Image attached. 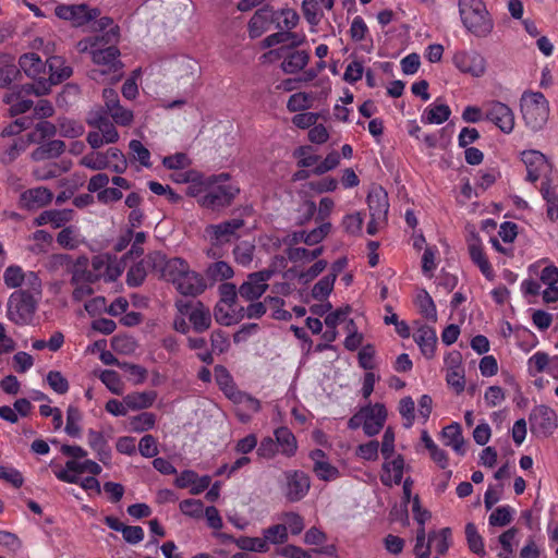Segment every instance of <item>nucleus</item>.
<instances>
[{
  "mask_svg": "<svg viewBox=\"0 0 558 558\" xmlns=\"http://www.w3.org/2000/svg\"><path fill=\"white\" fill-rule=\"evenodd\" d=\"M147 262L160 278L171 282L183 295L195 296L205 290L203 277L191 270L187 262L181 257L167 258L161 253L155 252L147 256Z\"/></svg>",
  "mask_w": 558,
  "mask_h": 558,
  "instance_id": "1",
  "label": "nucleus"
},
{
  "mask_svg": "<svg viewBox=\"0 0 558 558\" xmlns=\"http://www.w3.org/2000/svg\"><path fill=\"white\" fill-rule=\"evenodd\" d=\"M240 189L230 183L228 173L210 175L189 186V195L195 197L201 207L211 210H219L228 207Z\"/></svg>",
  "mask_w": 558,
  "mask_h": 558,
  "instance_id": "2",
  "label": "nucleus"
},
{
  "mask_svg": "<svg viewBox=\"0 0 558 558\" xmlns=\"http://www.w3.org/2000/svg\"><path fill=\"white\" fill-rule=\"evenodd\" d=\"M461 22L465 29L478 38L487 37L494 22L483 0H458Z\"/></svg>",
  "mask_w": 558,
  "mask_h": 558,
  "instance_id": "3",
  "label": "nucleus"
},
{
  "mask_svg": "<svg viewBox=\"0 0 558 558\" xmlns=\"http://www.w3.org/2000/svg\"><path fill=\"white\" fill-rule=\"evenodd\" d=\"M41 291L33 293L31 290H17L8 300L7 317L19 326L32 324L37 311Z\"/></svg>",
  "mask_w": 558,
  "mask_h": 558,
  "instance_id": "4",
  "label": "nucleus"
},
{
  "mask_svg": "<svg viewBox=\"0 0 558 558\" xmlns=\"http://www.w3.org/2000/svg\"><path fill=\"white\" fill-rule=\"evenodd\" d=\"M521 112L525 125L531 131L537 132L548 121L549 104L539 92L525 93L521 98Z\"/></svg>",
  "mask_w": 558,
  "mask_h": 558,
  "instance_id": "5",
  "label": "nucleus"
},
{
  "mask_svg": "<svg viewBox=\"0 0 558 558\" xmlns=\"http://www.w3.org/2000/svg\"><path fill=\"white\" fill-rule=\"evenodd\" d=\"M387 411L384 404H368L360 409L348 422L351 429L363 427L364 433L372 437L377 435L385 425Z\"/></svg>",
  "mask_w": 558,
  "mask_h": 558,
  "instance_id": "6",
  "label": "nucleus"
},
{
  "mask_svg": "<svg viewBox=\"0 0 558 558\" xmlns=\"http://www.w3.org/2000/svg\"><path fill=\"white\" fill-rule=\"evenodd\" d=\"M49 68V77L39 78L38 82L33 84H25L23 89L26 94H34L36 96L47 95L52 85L59 84L69 78L72 74V69L65 64L63 58L53 56L47 60Z\"/></svg>",
  "mask_w": 558,
  "mask_h": 558,
  "instance_id": "7",
  "label": "nucleus"
},
{
  "mask_svg": "<svg viewBox=\"0 0 558 558\" xmlns=\"http://www.w3.org/2000/svg\"><path fill=\"white\" fill-rule=\"evenodd\" d=\"M120 51L114 46H109L105 49L97 48L92 51V59L94 63L100 68L90 71V77L95 81H104L102 76L110 73L113 75L110 81H118L121 77V62L119 60Z\"/></svg>",
  "mask_w": 558,
  "mask_h": 558,
  "instance_id": "8",
  "label": "nucleus"
},
{
  "mask_svg": "<svg viewBox=\"0 0 558 558\" xmlns=\"http://www.w3.org/2000/svg\"><path fill=\"white\" fill-rule=\"evenodd\" d=\"M452 63L459 72L476 78L484 76L487 71L486 58L474 49L457 50Z\"/></svg>",
  "mask_w": 558,
  "mask_h": 558,
  "instance_id": "9",
  "label": "nucleus"
},
{
  "mask_svg": "<svg viewBox=\"0 0 558 558\" xmlns=\"http://www.w3.org/2000/svg\"><path fill=\"white\" fill-rule=\"evenodd\" d=\"M3 282L8 289L41 291V280L34 271H24L19 265H10L3 271Z\"/></svg>",
  "mask_w": 558,
  "mask_h": 558,
  "instance_id": "10",
  "label": "nucleus"
},
{
  "mask_svg": "<svg viewBox=\"0 0 558 558\" xmlns=\"http://www.w3.org/2000/svg\"><path fill=\"white\" fill-rule=\"evenodd\" d=\"M485 119L494 123L502 133L510 134L515 124L514 113L506 104L497 100L484 104Z\"/></svg>",
  "mask_w": 558,
  "mask_h": 558,
  "instance_id": "11",
  "label": "nucleus"
},
{
  "mask_svg": "<svg viewBox=\"0 0 558 558\" xmlns=\"http://www.w3.org/2000/svg\"><path fill=\"white\" fill-rule=\"evenodd\" d=\"M531 430L541 436H549L558 426L556 412L544 404L536 405L532 409L529 416Z\"/></svg>",
  "mask_w": 558,
  "mask_h": 558,
  "instance_id": "12",
  "label": "nucleus"
},
{
  "mask_svg": "<svg viewBox=\"0 0 558 558\" xmlns=\"http://www.w3.org/2000/svg\"><path fill=\"white\" fill-rule=\"evenodd\" d=\"M54 11L59 19L70 21L75 27L87 24L100 14L98 9H92L86 4H61Z\"/></svg>",
  "mask_w": 558,
  "mask_h": 558,
  "instance_id": "13",
  "label": "nucleus"
},
{
  "mask_svg": "<svg viewBox=\"0 0 558 558\" xmlns=\"http://www.w3.org/2000/svg\"><path fill=\"white\" fill-rule=\"evenodd\" d=\"M243 227V219L233 218L217 225H209L205 229V234L214 245H222L236 236L238 231Z\"/></svg>",
  "mask_w": 558,
  "mask_h": 558,
  "instance_id": "14",
  "label": "nucleus"
},
{
  "mask_svg": "<svg viewBox=\"0 0 558 558\" xmlns=\"http://www.w3.org/2000/svg\"><path fill=\"white\" fill-rule=\"evenodd\" d=\"M522 161L526 166L527 175L526 179L531 182H535L538 179L547 181L551 172V165L547 160L544 154L538 150H526L522 153Z\"/></svg>",
  "mask_w": 558,
  "mask_h": 558,
  "instance_id": "15",
  "label": "nucleus"
},
{
  "mask_svg": "<svg viewBox=\"0 0 558 558\" xmlns=\"http://www.w3.org/2000/svg\"><path fill=\"white\" fill-rule=\"evenodd\" d=\"M284 480L283 494L289 501H300L307 495L311 481L306 473L303 471H288L284 473Z\"/></svg>",
  "mask_w": 558,
  "mask_h": 558,
  "instance_id": "16",
  "label": "nucleus"
},
{
  "mask_svg": "<svg viewBox=\"0 0 558 558\" xmlns=\"http://www.w3.org/2000/svg\"><path fill=\"white\" fill-rule=\"evenodd\" d=\"M272 271L262 270L248 275L247 280L239 288L241 298L253 301L260 298L268 288L267 281L271 278Z\"/></svg>",
  "mask_w": 558,
  "mask_h": 558,
  "instance_id": "17",
  "label": "nucleus"
},
{
  "mask_svg": "<svg viewBox=\"0 0 558 558\" xmlns=\"http://www.w3.org/2000/svg\"><path fill=\"white\" fill-rule=\"evenodd\" d=\"M446 366V381L454 389L457 393H461L465 387L464 367L461 363V355L459 352L449 353L445 357Z\"/></svg>",
  "mask_w": 558,
  "mask_h": 558,
  "instance_id": "18",
  "label": "nucleus"
},
{
  "mask_svg": "<svg viewBox=\"0 0 558 558\" xmlns=\"http://www.w3.org/2000/svg\"><path fill=\"white\" fill-rule=\"evenodd\" d=\"M310 459L313 461V472L319 480L331 482L339 478L338 468L329 462L327 454L322 449L312 450Z\"/></svg>",
  "mask_w": 558,
  "mask_h": 558,
  "instance_id": "19",
  "label": "nucleus"
},
{
  "mask_svg": "<svg viewBox=\"0 0 558 558\" xmlns=\"http://www.w3.org/2000/svg\"><path fill=\"white\" fill-rule=\"evenodd\" d=\"M54 259L60 265H65L69 272L72 275V282L78 284L80 282H87L90 274L87 271L88 258L85 256L72 260L66 254L54 256Z\"/></svg>",
  "mask_w": 558,
  "mask_h": 558,
  "instance_id": "20",
  "label": "nucleus"
},
{
  "mask_svg": "<svg viewBox=\"0 0 558 558\" xmlns=\"http://www.w3.org/2000/svg\"><path fill=\"white\" fill-rule=\"evenodd\" d=\"M231 401L238 405L236 416L242 423H247L252 414L258 413L262 409L258 399L241 390Z\"/></svg>",
  "mask_w": 558,
  "mask_h": 558,
  "instance_id": "21",
  "label": "nucleus"
},
{
  "mask_svg": "<svg viewBox=\"0 0 558 558\" xmlns=\"http://www.w3.org/2000/svg\"><path fill=\"white\" fill-rule=\"evenodd\" d=\"M74 210L73 209H49L43 211L36 219V226H45L50 225L52 228H64L66 223L71 222L74 219Z\"/></svg>",
  "mask_w": 558,
  "mask_h": 558,
  "instance_id": "22",
  "label": "nucleus"
},
{
  "mask_svg": "<svg viewBox=\"0 0 558 558\" xmlns=\"http://www.w3.org/2000/svg\"><path fill=\"white\" fill-rule=\"evenodd\" d=\"M52 193L44 186L26 190L21 194V205L27 209H36L48 205L52 201Z\"/></svg>",
  "mask_w": 558,
  "mask_h": 558,
  "instance_id": "23",
  "label": "nucleus"
},
{
  "mask_svg": "<svg viewBox=\"0 0 558 558\" xmlns=\"http://www.w3.org/2000/svg\"><path fill=\"white\" fill-rule=\"evenodd\" d=\"M469 254L472 262L480 268L481 272L487 278L492 280L494 278V271L490 263L488 262L480 239L473 235L468 243Z\"/></svg>",
  "mask_w": 558,
  "mask_h": 558,
  "instance_id": "24",
  "label": "nucleus"
},
{
  "mask_svg": "<svg viewBox=\"0 0 558 558\" xmlns=\"http://www.w3.org/2000/svg\"><path fill=\"white\" fill-rule=\"evenodd\" d=\"M414 341L426 359H433L437 345V335L433 327L421 326L413 335Z\"/></svg>",
  "mask_w": 558,
  "mask_h": 558,
  "instance_id": "25",
  "label": "nucleus"
},
{
  "mask_svg": "<svg viewBox=\"0 0 558 558\" xmlns=\"http://www.w3.org/2000/svg\"><path fill=\"white\" fill-rule=\"evenodd\" d=\"M543 199L546 203L547 217L555 221L558 219V184L554 179L543 181L539 187Z\"/></svg>",
  "mask_w": 558,
  "mask_h": 558,
  "instance_id": "26",
  "label": "nucleus"
},
{
  "mask_svg": "<svg viewBox=\"0 0 558 558\" xmlns=\"http://www.w3.org/2000/svg\"><path fill=\"white\" fill-rule=\"evenodd\" d=\"M404 460L398 454L383 464L381 483L386 486L398 485L402 481Z\"/></svg>",
  "mask_w": 558,
  "mask_h": 558,
  "instance_id": "27",
  "label": "nucleus"
},
{
  "mask_svg": "<svg viewBox=\"0 0 558 558\" xmlns=\"http://www.w3.org/2000/svg\"><path fill=\"white\" fill-rule=\"evenodd\" d=\"M441 440L445 446L452 448L457 454L462 457L465 454V440L463 438L460 424L452 423L444 427L441 432Z\"/></svg>",
  "mask_w": 558,
  "mask_h": 558,
  "instance_id": "28",
  "label": "nucleus"
},
{
  "mask_svg": "<svg viewBox=\"0 0 558 558\" xmlns=\"http://www.w3.org/2000/svg\"><path fill=\"white\" fill-rule=\"evenodd\" d=\"M367 203L371 217H375L376 221L387 220L389 208L388 197L381 189L372 191L367 196Z\"/></svg>",
  "mask_w": 558,
  "mask_h": 558,
  "instance_id": "29",
  "label": "nucleus"
},
{
  "mask_svg": "<svg viewBox=\"0 0 558 558\" xmlns=\"http://www.w3.org/2000/svg\"><path fill=\"white\" fill-rule=\"evenodd\" d=\"M20 68L24 73L38 82L39 78H46L43 76L46 70V63L34 52L25 53L20 58Z\"/></svg>",
  "mask_w": 558,
  "mask_h": 558,
  "instance_id": "30",
  "label": "nucleus"
},
{
  "mask_svg": "<svg viewBox=\"0 0 558 558\" xmlns=\"http://www.w3.org/2000/svg\"><path fill=\"white\" fill-rule=\"evenodd\" d=\"M189 320L196 332H204L211 326V314L201 302L194 304L189 314Z\"/></svg>",
  "mask_w": 558,
  "mask_h": 558,
  "instance_id": "31",
  "label": "nucleus"
},
{
  "mask_svg": "<svg viewBox=\"0 0 558 558\" xmlns=\"http://www.w3.org/2000/svg\"><path fill=\"white\" fill-rule=\"evenodd\" d=\"M157 399L155 390L135 391L124 397L126 407L132 411H140L150 408Z\"/></svg>",
  "mask_w": 558,
  "mask_h": 558,
  "instance_id": "32",
  "label": "nucleus"
},
{
  "mask_svg": "<svg viewBox=\"0 0 558 558\" xmlns=\"http://www.w3.org/2000/svg\"><path fill=\"white\" fill-rule=\"evenodd\" d=\"M450 114L448 105L433 102L423 111L421 121L425 124H441L449 119Z\"/></svg>",
  "mask_w": 558,
  "mask_h": 558,
  "instance_id": "33",
  "label": "nucleus"
},
{
  "mask_svg": "<svg viewBox=\"0 0 558 558\" xmlns=\"http://www.w3.org/2000/svg\"><path fill=\"white\" fill-rule=\"evenodd\" d=\"M57 243L65 250H76L78 246L85 243L84 236L75 226L64 227L56 239Z\"/></svg>",
  "mask_w": 558,
  "mask_h": 558,
  "instance_id": "34",
  "label": "nucleus"
},
{
  "mask_svg": "<svg viewBox=\"0 0 558 558\" xmlns=\"http://www.w3.org/2000/svg\"><path fill=\"white\" fill-rule=\"evenodd\" d=\"M310 61V53L305 50H295L289 53L281 63V69L287 74H295L303 70Z\"/></svg>",
  "mask_w": 558,
  "mask_h": 558,
  "instance_id": "35",
  "label": "nucleus"
},
{
  "mask_svg": "<svg viewBox=\"0 0 558 558\" xmlns=\"http://www.w3.org/2000/svg\"><path fill=\"white\" fill-rule=\"evenodd\" d=\"M56 477L64 483H76L83 474V461L70 459L65 462L64 468L56 470Z\"/></svg>",
  "mask_w": 558,
  "mask_h": 558,
  "instance_id": "36",
  "label": "nucleus"
},
{
  "mask_svg": "<svg viewBox=\"0 0 558 558\" xmlns=\"http://www.w3.org/2000/svg\"><path fill=\"white\" fill-rule=\"evenodd\" d=\"M275 437L282 454L289 458L295 454L298 450V441L290 429L280 427L275 430Z\"/></svg>",
  "mask_w": 558,
  "mask_h": 558,
  "instance_id": "37",
  "label": "nucleus"
},
{
  "mask_svg": "<svg viewBox=\"0 0 558 558\" xmlns=\"http://www.w3.org/2000/svg\"><path fill=\"white\" fill-rule=\"evenodd\" d=\"M215 378L217 385L230 401L240 391L235 386L232 376L225 366L217 365L215 367Z\"/></svg>",
  "mask_w": 558,
  "mask_h": 558,
  "instance_id": "38",
  "label": "nucleus"
},
{
  "mask_svg": "<svg viewBox=\"0 0 558 558\" xmlns=\"http://www.w3.org/2000/svg\"><path fill=\"white\" fill-rule=\"evenodd\" d=\"M87 442L90 448L97 452L99 460L107 464L111 454L107 447L104 435L100 432L89 429L87 433Z\"/></svg>",
  "mask_w": 558,
  "mask_h": 558,
  "instance_id": "39",
  "label": "nucleus"
},
{
  "mask_svg": "<svg viewBox=\"0 0 558 558\" xmlns=\"http://www.w3.org/2000/svg\"><path fill=\"white\" fill-rule=\"evenodd\" d=\"M25 85L21 86L19 93L10 92L3 96V101L11 106L12 114H20L28 111L33 101L28 99H20L22 95H27L23 89Z\"/></svg>",
  "mask_w": 558,
  "mask_h": 558,
  "instance_id": "40",
  "label": "nucleus"
},
{
  "mask_svg": "<svg viewBox=\"0 0 558 558\" xmlns=\"http://www.w3.org/2000/svg\"><path fill=\"white\" fill-rule=\"evenodd\" d=\"M119 36V27L112 26L110 29L106 33V35L101 37H95V38H85L77 43V50L80 52H86V51H93L97 50L100 41H102L106 38V43H110L112 40H116Z\"/></svg>",
  "mask_w": 558,
  "mask_h": 558,
  "instance_id": "41",
  "label": "nucleus"
},
{
  "mask_svg": "<svg viewBox=\"0 0 558 558\" xmlns=\"http://www.w3.org/2000/svg\"><path fill=\"white\" fill-rule=\"evenodd\" d=\"M415 304H416L417 308L420 310V313L425 318H427L432 322L437 320L436 305L427 291H425V290L418 291V293L416 294V298H415Z\"/></svg>",
  "mask_w": 558,
  "mask_h": 558,
  "instance_id": "42",
  "label": "nucleus"
},
{
  "mask_svg": "<svg viewBox=\"0 0 558 558\" xmlns=\"http://www.w3.org/2000/svg\"><path fill=\"white\" fill-rule=\"evenodd\" d=\"M302 13L306 22L311 25V31L315 32V27L320 23L324 16L318 0H303Z\"/></svg>",
  "mask_w": 558,
  "mask_h": 558,
  "instance_id": "43",
  "label": "nucleus"
},
{
  "mask_svg": "<svg viewBox=\"0 0 558 558\" xmlns=\"http://www.w3.org/2000/svg\"><path fill=\"white\" fill-rule=\"evenodd\" d=\"M324 248L322 246L314 250H307L305 247H289L287 256L292 263H307L316 259L323 254Z\"/></svg>",
  "mask_w": 558,
  "mask_h": 558,
  "instance_id": "44",
  "label": "nucleus"
},
{
  "mask_svg": "<svg viewBox=\"0 0 558 558\" xmlns=\"http://www.w3.org/2000/svg\"><path fill=\"white\" fill-rule=\"evenodd\" d=\"M314 96L311 93L299 92L292 94L287 102V109L290 112L305 111L312 108Z\"/></svg>",
  "mask_w": 558,
  "mask_h": 558,
  "instance_id": "45",
  "label": "nucleus"
},
{
  "mask_svg": "<svg viewBox=\"0 0 558 558\" xmlns=\"http://www.w3.org/2000/svg\"><path fill=\"white\" fill-rule=\"evenodd\" d=\"M255 244L251 241H242L233 250L234 259L238 264L250 266L254 258Z\"/></svg>",
  "mask_w": 558,
  "mask_h": 558,
  "instance_id": "46",
  "label": "nucleus"
},
{
  "mask_svg": "<svg viewBox=\"0 0 558 558\" xmlns=\"http://www.w3.org/2000/svg\"><path fill=\"white\" fill-rule=\"evenodd\" d=\"M80 165L90 170H104L109 168L110 160L107 158V151H92L80 160Z\"/></svg>",
  "mask_w": 558,
  "mask_h": 558,
  "instance_id": "47",
  "label": "nucleus"
},
{
  "mask_svg": "<svg viewBox=\"0 0 558 558\" xmlns=\"http://www.w3.org/2000/svg\"><path fill=\"white\" fill-rule=\"evenodd\" d=\"M156 423V415L150 412H142L130 418V429L135 433H143L151 429Z\"/></svg>",
  "mask_w": 558,
  "mask_h": 558,
  "instance_id": "48",
  "label": "nucleus"
},
{
  "mask_svg": "<svg viewBox=\"0 0 558 558\" xmlns=\"http://www.w3.org/2000/svg\"><path fill=\"white\" fill-rule=\"evenodd\" d=\"M283 300L280 298H266L264 302L252 303L246 308V316L248 318H259L267 310V306L276 307L282 306Z\"/></svg>",
  "mask_w": 558,
  "mask_h": 558,
  "instance_id": "49",
  "label": "nucleus"
},
{
  "mask_svg": "<svg viewBox=\"0 0 558 558\" xmlns=\"http://www.w3.org/2000/svg\"><path fill=\"white\" fill-rule=\"evenodd\" d=\"M234 543L241 550L246 551L266 553L269 549L264 537L241 536Z\"/></svg>",
  "mask_w": 558,
  "mask_h": 558,
  "instance_id": "50",
  "label": "nucleus"
},
{
  "mask_svg": "<svg viewBox=\"0 0 558 558\" xmlns=\"http://www.w3.org/2000/svg\"><path fill=\"white\" fill-rule=\"evenodd\" d=\"M336 277V274L323 277L318 282L314 284L312 289V296L318 301L327 299L333 289Z\"/></svg>",
  "mask_w": 558,
  "mask_h": 558,
  "instance_id": "51",
  "label": "nucleus"
},
{
  "mask_svg": "<svg viewBox=\"0 0 558 558\" xmlns=\"http://www.w3.org/2000/svg\"><path fill=\"white\" fill-rule=\"evenodd\" d=\"M277 25L284 32L292 31L300 21L298 12L293 9H282L276 15Z\"/></svg>",
  "mask_w": 558,
  "mask_h": 558,
  "instance_id": "52",
  "label": "nucleus"
},
{
  "mask_svg": "<svg viewBox=\"0 0 558 558\" xmlns=\"http://www.w3.org/2000/svg\"><path fill=\"white\" fill-rule=\"evenodd\" d=\"M263 537L268 543L278 545L283 544L288 539V526L281 524H275L264 530Z\"/></svg>",
  "mask_w": 558,
  "mask_h": 558,
  "instance_id": "53",
  "label": "nucleus"
},
{
  "mask_svg": "<svg viewBox=\"0 0 558 558\" xmlns=\"http://www.w3.org/2000/svg\"><path fill=\"white\" fill-rule=\"evenodd\" d=\"M99 378L112 393L119 396L123 393L124 385L116 371L105 369L101 372Z\"/></svg>",
  "mask_w": 558,
  "mask_h": 558,
  "instance_id": "54",
  "label": "nucleus"
},
{
  "mask_svg": "<svg viewBox=\"0 0 558 558\" xmlns=\"http://www.w3.org/2000/svg\"><path fill=\"white\" fill-rule=\"evenodd\" d=\"M451 531L448 527L429 534V543L434 544L438 555H444L450 546Z\"/></svg>",
  "mask_w": 558,
  "mask_h": 558,
  "instance_id": "55",
  "label": "nucleus"
},
{
  "mask_svg": "<svg viewBox=\"0 0 558 558\" xmlns=\"http://www.w3.org/2000/svg\"><path fill=\"white\" fill-rule=\"evenodd\" d=\"M550 357L547 353L543 351L535 352L530 359L527 360V371L531 376H536L539 373H543L548 364H549Z\"/></svg>",
  "mask_w": 558,
  "mask_h": 558,
  "instance_id": "56",
  "label": "nucleus"
},
{
  "mask_svg": "<svg viewBox=\"0 0 558 558\" xmlns=\"http://www.w3.org/2000/svg\"><path fill=\"white\" fill-rule=\"evenodd\" d=\"M81 420H82L81 411L76 407L70 405L66 410L65 432L68 435L72 436V437H80Z\"/></svg>",
  "mask_w": 558,
  "mask_h": 558,
  "instance_id": "57",
  "label": "nucleus"
},
{
  "mask_svg": "<svg viewBox=\"0 0 558 558\" xmlns=\"http://www.w3.org/2000/svg\"><path fill=\"white\" fill-rule=\"evenodd\" d=\"M147 266L151 267V264L148 263L146 258L145 260L135 264L129 269L126 275V282L130 287H138L143 283L146 278Z\"/></svg>",
  "mask_w": 558,
  "mask_h": 558,
  "instance_id": "58",
  "label": "nucleus"
},
{
  "mask_svg": "<svg viewBox=\"0 0 558 558\" xmlns=\"http://www.w3.org/2000/svg\"><path fill=\"white\" fill-rule=\"evenodd\" d=\"M58 132L61 136L75 138L84 133V126L82 123L74 120L60 119L58 123Z\"/></svg>",
  "mask_w": 558,
  "mask_h": 558,
  "instance_id": "59",
  "label": "nucleus"
},
{
  "mask_svg": "<svg viewBox=\"0 0 558 558\" xmlns=\"http://www.w3.org/2000/svg\"><path fill=\"white\" fill-rule=\"evenodd\" d=\"M465 535H466V539H468L470 549L476 555L484 556L485 548H484L483 538L477 533L476 526L473 523L466 524Z\"/></svg>",
  "mask_w": 558,
  "mask_h": 558,
  "instance_id": "60",
  "label": "nucleus"
},
{
  "mask_svg": "<svg viewBox=\"0 0 558 558\" xmlns=\"http://www.w3.org/2000/svg\"><path fill=\"white\" fill-rule=\"evenodd\" d=\"M207 276L215 281H222L233 276V269L228 263L220 260L207 268Z\"/></svg>",
  "mask_w": 558,
  "mask_h": 558,
  "instance_id": "61",
  "label": "nucleus"
},
{
  "mask_svg": "<svg viewBox=\"0 0 558 558\" xmlns=\"http://www.w3.org/2000/svg\"><path fill=\"white\" fill-rule=\"evenodd\" d=\"M280 520L283 522L282 525L288 526V532L292 535H299L304 530V520L296 512H284L281 514Z\"/></svg>",
  "mask_w": 558,
  "mask_h": 558,
  "instance_id": "62",
  "label": "nucleus"
},
{
  "mask_svg": "<svg viewBox=\"0 0 558 558\" xmlns=\"http://www.w3.org/2000/svg\"><path fill=\"white\" fill-rule=\"evenodd\" d=\"M107 113L112 118V120L122 126H128L133 122L134 114L133 111L122 107L120 104L111 107Z\"/></svg>",
  "mask_w": 558,
  "mask_h": 558,
  "instance_id": "63",
  "label": "nucleus"
},
{
  "mask_svg": "<svg viewBox=\"0 0 558 558\" xmlns=\"http://www.w3.org/2000/svg\"><path fill=\"white\" fill-rule=\"evenodd\" d=\"M131 156L140 161L144 167H150V153L149 150L137 140H132L129 143Z\"/></svg>",
  "mask_w": 558,
  "mask_h": 558,
  "instance_id": "64",
  "label": "nucleus"
}]
</instances>
